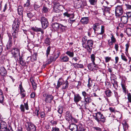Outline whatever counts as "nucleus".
<instances>
[{
	"label": "nucleus",
	"instance_id": "nucleus-1",
	"mask_svg": "<svg viewBox=\"0 0 131 131\" xmlns=\"http://www.w3.org/2000/svg\"><path fill=\"white\" fill-rule=\"evenodd\" d=\"M86 39L84 37L82 39V45L83 47L86 49L89 52H91L93 44V41L92 40H88L86 41Z\"/></svg>",
	"mask_w": 131,
	"mask_h": 131
},
{
	"label": "nucleus",
	"instance_id": "nucleus-2",
	"mask_svg": "<svg viewBox=\"0 0 131 131\" xmlns=\"http://www.w3.org/2000/svg\"><path fill=\"white\" fill-rule=\"evenodd\" d=\"M93 116L94 119L99 123H104L106 120L105 117L100 112L95 113V115H94Z\"/></svg>",
	"mask_w": 131,
	"mask_h": 131
},
{
	"label": "nucleus",
	"instance_id": "nucleus-3",
	"mask_svg": "<svg viewBox=\"0 0 131 131\" xmlns=\"http://www.w3.org/2000/svg\"><path fill=\"white\" fill-rule=\"evenodd\" d=\"M123 11V6H117L116 7L115 9L116 15L117 16H120L122 14Z\"/></svg>",
	"mask_w": 131,
	"mask_h": 131
},
{
	"label": "nucleus",
	"instance_id": "nucleus-4",
	"mask_svg": "<svg viewBox=\"0 0 131 131\" xmlns=\"http://www.w3.org/2000/svg\"><path fill=\"white\" fill-rule=\"evenodd\" d=\"M40 21L42 25V27L45 29L49 25V24L47 19L44 17L41 18Z\"/></svg>",
	"mask_w": 131,
	"mask_h": 131
},
{
	"label": "nucleus",
	"instance_id": "nucleus-5",
	"mask_svg": "<svg viewBox=\"0 0 131 131\" xmlns=\"http://www.w3.org/2000/svg\"><path fill=\"white\" fill-rule=\"evenodd\" d=\"M110 38L111 39H109L107 40L108 44L109 47L112 48V46L114 43H115L116 40L114 35L112 34L111 35Z\"/></svg>",
	"mask_w": 131,
	"mask_h": 131
},
{
	"label": "nucleus",
	"instance_id": "nucleus-6",
	"mask_svg": "<svg viewBox=\"0 0 131 131\" xmlns=\"http://www.w3.org/2000/svg\"><path fill=\"white\" fill-rule=\"evenodd\" d=\"M27 126H26V129L28 131H35L36 127L31 122L27 123Z\"/></svg>",
	"mask_w": 131,
	"mask_h": 131
},
{
	"label": "nucleus",
	"instance_id": "nucleus-7",
	"mask_svg": "<svg viewBox=\"0 0 131 131\" xmlns=\"http://www.w3.org/2000/svg\"><path fill=\"white\" fill-rule=\"evenodd\" d=\"M43 96L45 97V101L47 103H50L53 100V97L51 95L47 94L44 93L43 94Z\"/></svg>",
	"mask_w": 131,
	"mask_h": 131
},
{
	"label": "nucleus",
	"instance_id": "nucleus-8",
	"mask_svg": "<svg viewBox=\"0 0 131 131\" xmlns=\"http://www.w3.org/2000/svg\"><path fill=\"white\" fill-rule=\"evenodd\" d=\"M121 85L122 88L123 92L125 95L128 93V91L127 89V86L126 85V83L124 80H122L121 83Z\"/></svg>",
	"mask_w": 131,
	"mask_h": 131
},
{
	"label": "nucleus",
	"instance_id": "nucleus-9",
	"mask_svg": "<svg viewBox=\"0 0 131 131\" xmlns=\"http://www.w3.org/2000/svg\"><path fill=\"white\" fill-rule=\"evenodd\" d=\"M9 39L6 45L7 49L8 50L11 49L12 46V38L10 34H8Z\"/></svg>",
	"mask_w": 131,
	"mask_h": 131
},
{
	"label": "nucleus",
	"instance_id": "nucleus-10",
	"mask_svg": "<svg viewBox=\"0 0 131 131\" xmlns=\"http://www.w3.org/2000/svg\"><path fill=\"white\" fill-rule=\"evenodd\" d=\"M12 53L14 57H16L20 55L19 51V49L16 48H14L12 50Z\"/></svg>",
	"mask_w": 131,
	"mask_h": 131
},
{
	"label": "nucleus",
	"instance_id": "nucleus-11",
	"mask_svg": "<svg viewBox=\"0 0 131 131\" xmlns=\"http://www.w3.org/2000/svg\"><path fill=\"white\" fill-rule=\"evenodd\" d=\"M81 99L82 97L79 94H78L74 95L73 100L77 104H78V103L81 101Z\"/></svg>",
	"mask_w": 131,
	"mask_h": 131
},
{
	"label": "nucleus",
	"instance_id": "nucleus-12",
	"mask_svg": "<svg viewBox=\"0 0 131 131\" xmlns=\"http://www.w3.org/2000/svg\"><path fill=\"white\" fill-rule=\"evenodd\" d=\"M20 24L19 20L15 21L13 25V29H14L16 31L18 30V27Z\"/></svg>",
	"mask_w": 131,
	"mask_h": 131
},
{
	"label": "nucleus",
	"instance_id": "nucleus-13",
	"mask_svg": "<svg viewBox=\"0 0 131 131\" xmlns=\"http://www.w3.org/2000/svg\"><path fill=\"white\" fill-rule=\"evenodd\" d=\"M64 16H66L68 17H69V18L73 19L74 17V15L73 13H70V11H68L63 14Z\"/></svg>",
	"mask_w": 131,
	"mask_h": 131
},
{
	"label": "nucleus",
	"instance_id": "nucleus-14",
	"mask_svg": "<svg viewBox=\"0 0 131 131\" xmlns=\"http://www.w3.org/2000/svg\"><path fill=\"white\" fill-rule=\"evenodd\" d=\"M104 26H102L101 31H98L97 33L99 35L97 36L99 39H101L103 38V35H102L104 32Z\"/></svg>",
	"mask_w": 131,
	"mask_h": 131
},
{
	"label": "nucleus",
	"instance_id": "nucleus-15",
	"mask_svg": "<svg viewBox=\"0 0 131 131\" xmlns=\"http://www.w3.org/2000/svg\"><path fill=\"white\" fill-rule=\"evenodd\" d=\"M69 60V58L68 56H61L59 60L61 62H68Z\"/></svg>",
	"mask_w": 131,
	"mask_h": 131
},
{
	"label": "nucleus",
	"instance_id": "nucleus-16",
	"mask_svg": "<svg viewBox=\"0 0 131 131\" xmlns=\"http://www.w3.org/2000/svg\"><path fill=\"white\" fill-rule=\"evenodd\" d=\"M7 128V126L6 123L4 121H1L0 125V131H3Z\"/></svg>",
	"mask_w": 131,
	"mask_h": 131
},
{
	"label": "nucleus",
	"instance_id": "nucleus-17",
	"mask_svg": "<svg viewBox=\"0 0 131 131\" xmlns=\"http://www.w3.org/2000/svg\"><path fill=\"white\" fill-rule=\"evenodd\" d=\"M101 26L99 23H96L93 24V28L95 31H101V29H100V27L101 28Z\"/></svg>",
	"mask_w": 131,
	"mask_h": 131
},
{
	"label": "nucleus",
	"instance_id": "nucleus-18",
	"mask_svg": "<svg viewBox=\"0 0 131 131\" xmlns=\"http://www.w3.org/2000/svg\"><path fill=\"white\" fill-rule=\"evenodd\" d=\"M7 74V71L5 68L2 67L0 68V75L2 76H5Z\"/></svg>",
	"mask_w": 131,
	"mask_h": 131
},
{
	"label": "nucleus",
	"instance_id": "nucleus-19",
	"mask_svg": "<svg viewBox=\"0 0 131 131\" xmlns=\"http://www.w3.org/2000/svg\"><path fill=\"white\" fill-rule=\"evenodd\" d=\"M69 129L72 131H77L78 130V126L77 125L74 124H72L69 126Z\"/></svg>",
	"mask_w": 131,
	"mask_h": 131
},
{
	"label": "nucleus",
	"instance_id": "nucleus-20",
	"mask_svg": "<svg viewBox=\"0 0 131 131\" xmlns=\"http://www.w3.org/2000/svg\"><path fill=\"white\" fill-rule=\"evenodd\" d=\"M60 25L57 23H52L51 25V26L52 28L54 30L58 31L59 29Z\"/></svg>",
	"mask_w": 131,
	"mask_h": 131
},
{
	"label": "nucleus",
	"instance_id": "nucleus-21",
	"mask_svg": "<svg viewBox=\"0 0 131 131\" xmlns=\"http://www.w3.org/2000/svg\"><path fill=\"white\" fill-rule=\"evenodd\" d=\"M72 118V115L69 113V112L68 111L67 112L66 115V120L69 121L71 120Z\"/></svg>",
	"mask_w": 131,
	"mask_h": 131
},
{
	"label": "nucleus",
	"instance_id": "nucleus-22",
	"mask_svg": "<svg viewBox=\"0 0 131 131\" xmlns=\"http://www.w3.org/2000/svg\"><path fill=\"white\" fill-rule=\"evenodd\" d=\"M89 19L88 17H84L82 18L81 20V22L83 24H86L89 22Z\"/></svg>",
	"mask_w": 131,
	"mask_h": 131
},
{
	"label": "nucleus",
	"instance_id": "nucleus-23",
	"mask_svg": "<svg viewBox=\"0 0 131 131\" xmlns=\"http://www.w3.org/2000/svg\"><path fill=\"white\" fill-rule=\"evenodd\" d=\"M121 20L124 24H126L127 22L128 18L127 16H123L121 17Z\"/></svg>",
	"mask_w": 131,
	"mask_h": 131
},
{
	"label": "nucleus",
	"instance_id": "nucleus-24",
	"mask_svg": "<svg viewBox=\"0 0 131 131\" xmlns=\"http://www.w3.org/2000/svg\"><path fill=\"white\" fill-rule=\"evenodd\" d=\"M15 31L12 33V35L14 41L15 42L17 40L18 36V34L17 32Z\"/></svg>",
	"mask_w": 131,
	"mask_h": 131
},
{
	"label": "nucleus",
	"instance_id": "nucleus-25",
	"mask_svg": "<svg viewBox=\"0 0 131 131\" xmlns=\"http://www.w3.org/2000/svg\"><path fill=\"white\" fill-rule=\"evenodd\" d=\"M91 97H88L84 99V101L85 102L86 104H89L91 102L92 100L91 98Z\"/></svg>",
	"mask_w": 131,
	"mask_h": 131
},
{
	"label": "nucleus",
	"instance_id": "nucleus-26",
	"mask_svg": "<svg viewBox=\"0 0 131 131\" xmlns=\"http://www.w3.org/2000/svg\"><path fill=\"white\" fill-rule=\"evenodd\" d=\"M69 84L67 80L63 83V86L62 88V89H67L69 86Z\"/></svg>",
	"mask_w": 131,
	"mask_h": 131
},
{
	"label": "nucleus",
	"instance_id": "nucleus-27",
	"mask_svg": "<svg viewBox=\"0 0 131 131\" xmlns=\"http://www.w3.org/2000/svg\"><path fill=\"white\" fill-rule=\"evenodd\" d=\"M18 12L19 15H22L23 12V8L21 6H19L18 7Z\"/></svg>",
	"mask_w": 131,
	"mask_h": 131
},
{
	"label": "nucleus",
	"instance_id": "nucleus-28",
	"mask_svg": "<svg viewBox=\"0 0 131 131\" xmlns=\"http://www.w3.org/2000/svg\"><path fill=\"white\" fill-rule=\"evenodd\" d=\"M65 53L70 57H72L74 56V53L73 51H71L69 50H67L66 52Z\"/></svg>",
	"mask_w": 131,
	"mask_h": 131
},
{
	"label": "nucleus",
	"instance_id": "nucleus-29",
	"mask_svg": "<svg viewBox=\"0 0 131 131\" xmlns=\"http://www.w3.org/2000/svg\"><path fill=\"white\" fill-rule=\"evenodd\" d=\"M73 65L74 66V67L76 68H83V65L82 64H78L77 63H74Z\"/></svg>",
	"mask_w": 131,
	"mask_h": 131
},
{
	"label": "nucleus",
	"instance_id": "nucleus-30",
	"mask_svg": "<svg viewBox=\"0 0 131 131\" xmlns=\"http://www.w3.org/2000/svg\"><path fill=\"white\" fill-rule=\"evenodd\" d=\"M63 80L61 78H60L58 81L57 85V88H58L62 84Z\"/></svg>",
	"mask_w": 131,
	"mask_h": 131
},
{
	"label": "nucleus",
	"instance_id": "nucleus-31",
	"mask_svg": "<svg viewBox=\"0 0 131 131\" xmlns=\"http://www.w3.org/2000/svg\"><path fill=\"white\" fill-rule=\"evenodd\" d=\"M4 97L2 91L0 89V103H2L3 102Z\"/></svg>",
	"mask_w": 131,
	"mask_h": 131
},
{
	"label": "nucleus",
	"instance_id": "nucleus-32",
	"mask_svg": "<svg viewBox=\"0 0 131 131\" xmlns=\"http://www.w3.org/2000/svg\"><path fill=\"white\" fill-rule=\"evenodd\" d=\"M126 33L128 36H131V28H127L126 29Z\"/></svg>",
	"mask_w": 131,
	"mask_h": 131
},
{
	"label": "nucleus",
	"instance_id": "nucleus-33",
	"mask_svg": "<svg viewBox=\"0 0 131 131\" xmlns=\"http://www.w3.org/2000/svg\"><path fill=\"white\" fill-rule=\"evenodd\" d=\"M88 67L89 70L93 71V63H91L88 64Z\"/></svg>",
	"mask_w": 131,
	"mask_h": 131
},
{
	"label": "nucleus",
	"instance_id": "nucleus-34",
	"mask_svg": "<svg viewBox=\"0 0 131 131\" xmlns=\"http://www.w3.org/2000/svg\"><path fill=\"white\" fill-rule=\"evenodd\" d=\"M122 124L123 125L124 128L125 129H127L128 128V125L126 123V121H124L122 123Z\"/></svg>",
	"mask_w": 131,
	"mask_h": 131
},
{
	"label": "nucleus",
	"instance_id": "nucleus-35",
	"mask_svg": "<svg viewBox=\"0 0 131 131\" xmlns=\"http://www.w3.org/2000/svg\"><path fill=\"white\" fill-rule=\"evenodd\" d=\"M91 60L92 62L94 64L95 61V55L94 54H92L90 56Z\"/></svg>",
	"mask_w": 131,
	"mask_h": 131
},
{
	"label": "nucleus",
	"instance_id": "nucleus-36",
	"mask_svg": "<svg viewBox=\"0 0 131 131\" xmlns=\"http://www.w3.org/2000/svg\"><path fill=\"white\" fill-rule=\"evenodd\" d=\"M105 92L106 95L108 97L110 96L112 94L111 91L109 90H108L105 91Z\"/></svg>",
	"mask_w": 131,
	"mask_h": 131
},
{
	"label": "nucleus",
	"instance_id": "nucleus-37",
	"mask_svg": "<svg viewBox=\"0 0 131 131\" xmlns=\"http://www.w3.org/2000/svg\"><path fill=\"white\" fill-rule=\"evenodd\" d=\"M111 82L113 85V86L114 87L115 85H118L117 82L115 79H111Z\"/></svg>",
	"mask_w": 131,
	"mask_h": 131
},
{
	"label": "nucleus",
	"instance_id": "nucleus-38",
	"mask_svg": "<svg viewBox=\"0 0 131 131\" xmlns=\"http://www.w3.org/2000/svg\"><path fill=\"white\" fill-rule=\"evenodd\" d=\"M49 9L47 7L43 6L42 8V12L43 13H47Z\"/></svg>",
	"mask_w": 131,
	"mask_h": 131
},
{
	"label": "nucleus",
	"instance_id": "nucleus-39",
	"mask_svg": "<svg viewBox=\"0 0 131 131\" xmlns=\"http://www.w3.org/2000/svg\"><path fill=\"white\" fill-rule=\"evenodd\" d=\"M31 29L34 31L36 32L40 31H41V28L36 27H32L31 28Z\"/></svg>",
	"mask_w": 131,
	"mask_h": 131
},
{
	"label": "nucleus",
	"instance_id": "nucleus-40",
	"mask_svg": "<svg viewBox=\"0 0 131 131\" xmlns=\"http://www.w3.org/2000/svg\"><path fill=\"white\" fill-rule=\"evenodd\" d=\"M104 10L105 12H107L108 13H110L109 11L110 9V8L109 7L106 6H104V8H102Z\"/></svg>",
	"mask_w": 131,
	"mask_h": 131
},
{
	"label": "nucleus",
	"instance_id": "nucleus-41",
	"mask_svg": "<svg viewBox=\"0 0 131 131\" xmlns=\"http://www.w3.org/2000/svg\"><path fill=\"white\" fill-rule=\"evenodd\" d=\"M19 59L20 64L22 66L25 65L26 63L23 60V58L21 57H20Z\"/></svg>",
	"mask_w": 131,
	"mask_h": 131
},
{
	"label": "nucleus",
	"instance_id": "nucleus-42",
	"mask_svg": "<svg viewBox=\"0 0 131 131\" xmlns=\"http://www.w3.org/2000/svg\"><path fill=\"white\" fill-rule=\"evenodd\" d=\"M31 83L32 85L33 89L34 90H35L37 88V84L35 83V82L32 80V81H31Z\"/></svg>",
	"mask_w": 131,
	"mask_h": 131
},
{
	"label": "nucleus",
	"instance_id": "nucleus-43",
	"mask_svg": "<svg viewBox=\"0 0 131 131\" xmlns=\"http://www.w3.org/2000/svg\"><path fill=\"white\" fill-rule=\"evenodd\" d=\"M51 41V39L49 38H47L45 40V42L46 44H48L49 45L50 44V42Z\"/></svg>",
	"mask_w": 131,
	"mask_h": 131
},
{
	"label": "nucleus",
	"instance_id": "nucleus-44",
	"mask_svg": "<svg viewBox=\"0 0 131 131\" xmlns=\"http://www.w3.org/2000/svg\"><path fill=\"white\" fill-rule=\"evenodd\" d=\"M51 50V47L50 46H48L46 50V55L47 57L48 55L49 54Z\"/></svg>",
	"mask_w": 131,
	"mask_h": 131
},
{
	"label": "nucleus",
	"instance_id": "nucleus-45",
	"mask_svg": "<svg viewBox=\"0 0 131 131\" xmlns=\"http://www.w3.org/2000/svg\"><path fill=\"white\" fill-rule=\"evenodd\" d=\"M121 56V59L122 60L125 62H127V59L126 58V57L123 53H122Z\"/></svg>",
	"mask_w": 131,
	"mask_h": 131
},
{
	"label": "nucleus",
	"instance_id": "nucleus-46",
	"mask_svg": "<svg viewBox=\"0 0 131 131\" xmlns=\"http://www.w3.org/2000/svg\"><path fill=\"white\" fill-rule=\"evenodd\" d=\"M63 107L62 106H59V107L58 112L60 114H61L63 112Z\"/></svg>",
	"mask_w": 131,
	"mask_h": 131
},
{
	"label": "nucleus",
	"instance_id": "nucleus-47",
	"mask_svg": "<svg viewBox=\"0 0 131 131\" xmlns=\"http://www.w3.org/2000/svg\"><path fill=\"white\" fill-rule=\"evenodd\" d=\"M127 98L128 102L131 103V94L130 93H127Z\"/></svg>",
	"mask_w": 131,
	"mask_h": 131
},
{
	"label": "nucleus",
	"instance_id": "nucleus-48",
	"mask_svg": "<svg viewBox=\"0 0 131 131\" xmlns=\"http://www.w3.org/2000/svg\"><path fill=\"white\" fill-rule=\"evenodd\" d=\"M90 78H89L88 81V83L87 84V86L89 88L90 87L92 84V82L91 81H90Z\"/></svg>",
	"mask_w": 131,
	"mask_h": 131
},
{
	"label": "nucleus",
	"instance_id": "nucleus-49",
	"mask_svg": "<svg viewBox=\"0 0 131 131\" xmlns=\"http://www.w3.org/2000/svg\"><path fill=\"white\" fill-rule=\"evenodd\" d=\"M20 109L21 111L23 112H25V110L24 108V106L22 104H21L20 107Z\"/></svg>",
	"mask_w": 131,
	"mask_h": 131
},
{
	"label": "nucleus",
	"instance_id": "nucleus-50",
	"mask_svg": "<svg viewBox=\"0 0 131 131\" xmlns=\"http://www.w3.org/2000/svg\"><path fill=\"white\" fill-rule=\"evenodd\" d=\"M19 88L20 89V92H23L24 91H25L24 89L23 88V87L21 83L20 85H19Z\"/></svg>",
	"mask_w": 131,
	"mask_h": 131
},
{
	"label": "nucleus",
	"instance_id": "nucleus-51",
	"mask_svg": "<svg viewBox=\"0 0 131 131\" xmlns=\"http://www.w3.org/2000/svg\"><path fill=\"white\" fill-rule=\"evenodd\" d=\"M105 61L106 62H108L111 59V58L110 57H107L105 58Z\"/></svg>",
	"mask_w": 131,
	"mask_h": 131
},
{
	"label": "nucleus",
	"instance_id": "nucleus-52",
	"mask_svg": "<svg viewBox=\"0 0 131 131\" xmlns=\"http://www.w3.org/2000/svg\"><path fill=\"white\" fill-rule=\"evenodd\" d=\"M114 48L117 52L118 50L119 46L117 43H116L115 44Z\"/></svg>",
	"mask_w": 131,
	"mask_h": 131
},
{
	"label": "nucleus",
	"instance_id": "nucleus-53",
	"mask_svg": "<svg viewBox=\"0 0 131 131\" xmlns=\"http://www.w3.org/2000/svg\"><path fill=\"white\" fill-rule=\"evenodd\" d=\"M59 129L56 127H53L51 131H59Z\"/></svg>",
	"mask_w": 131,
	"mask_h": 131
},
{
	"label": "nucleus",
	"instance_id": "nucleus-54",
	"mask_svg": "<svg viewBox=\"0 0 131 131\" xmlns=\"http://www.w3.org/2000/svg\"><path fill=\"white\" fill-rule=\"evenodd\" d=\"M82 96L84 97V99L86 97V96L87 95V94L86 93V92L85 91H83L82 92Z\"/></svg>",
	"mask_w": 131,
	"mask_h": 131
},
{
	"label": "nucleus",
	"instance_id": "nucleus-55",
	"mask_svg": "<svg viewBox=\"0 0 131 131\" xmlns=\"http://www.w3.org/2000/svg\"><path fill=\"white\" fill-rule=\"evenodd\" d=\"M93 128L94 129V130H95L97 131H102V129L101 128L98 127H93Z\"/></svg>",
	"mask_w": 131,
	"mask_h": 131
},
{
	"label": "nucleus",
	"instance_id": "nucleus-56",
	"mask_svg": "<svg viewBox=\"0 0 131 131\" xmlns=\"http://www.w3.org/2000/svg\"><path fill=\"white\" fill-rule=\"evenodd\" d=\"M84 105V101H81V102L78 104V105L80 107L83 106Z\"/></svg>",
	"mask_w": 131,
	"mask_h": 131
},
{
	"label": "nucleus",
	"instance_id": "nucleus-57",
	"mask_svg": "<svg viewBox=\"0 0 131 131\" xmlns=\"http://www.w3.org/2000/svg\"><path fill=\"white\" fill-rule=\"evenodd\" d=\"M27 15L28 17L30 18H31L34 16V15L31 13H27Z\"/></svg>",
	"mask_w": 131,
	"mask_h": 131
},
{
	"label": "nucleus",
	"instance_id": "nucleus-58",
	"mask_svg": "<svg viewBox=\"0 0 131 131\" xmlns=\"http://www.w3.org/2000/svg\"><path fill=\"white\" fill-rule=\"evenodd\" d=\"M96 0H89V2L91 4L94 5L96 2Z\"/></svg>",
	"mask_w": 131,
	"mask_h": 131
},
{
	"label": "nucleus",
	"instance_id": "nucleus-59",
	"mask_svg": "<svg viewBox=\"0 0 131 131\" xmlns=\"http://www.w3.org/2000/svg\"><path fill=\"white\" fill-rule=\"evenodd\" d=\"M93 88L94 90L95 91H96L98 89V87L97 85H96L95 84L93 85Z\"/></svg>",
	"mask_w": 131,
	"mask_h": 131
},
{
	"label": "nucleus",
	"instance_id": "nucleus-60",
	"mask_svg": "<svg viewBox=\"0 0 131 131\" xmlns=\"http://www.w3.org/2000/svg\"><path fill=\"white\" fill-rule=\"evenodd\" d=\"M40 115L41 118H43L45 116V114L44 112H42L40 113Z\"/></svg>",
	"mask_w": 131,
	"mask_h": 131
},
{
	"label": "nucleus",
	"instance_id": "nucleus-61",
	"mask_svg": "<svg viewBox=\"0 0 131 131\" xmlns=\"http://www.w3.org/2000/svg\"><path fill=\"white\" fill-rule=\"evenodd\" d=\"M61 6L59 4H54V7L56 8H59Z\"/></svg>",
	"mask_w": 131,
	"mask_h": 131
},
{
	"label": "nucleus",
	"instance_id": "nucleus-62",
	"mask_svg": "<svg viewBox=\"0 0 131 131\" xmlns=\"http://www.w3.org/2000/svg\"><path fill=\"white\" fill-rule=\"evenodd\" d=\"M30 4V1L28 0L27 1V2L24 5V7L28 6Z\"/></svg>",
	"mask_w": 131,
	"mask_h": 131
},
{
	"label": "nucleus",
	"instance_id": "nucleus-63",
	"mask_svg": "<svg viewBox=\"0 0 131 131\" xmlns=\"http://www.w3.org/2000/svg\"><path fill=\"white\" fill-rule=\"evenodd\" d=\"M71 18H69V19L68 20V21L69 23L70 24H72L75 21V20H72L71 19Z\"/></svg>",
	"mask_w": 131,
	"mask_h": 131
},
{
	"label": "nucleus",
	"instance_id": "nucleus-64",
	"mask_svg": "<svg viewBox=\"0 0 131 131\" xmlns=\"http://www.w3.org/2000/svg\"><path fill=\"white\" fill-rule=\"evenodd\" d=\"M39 110H38L37 109H36L34 112L35 115H36L37 116H38V112H39Z\"/></svg>",
	"mask_w": 131,
	"mask_h": 131
}]
</instances>
